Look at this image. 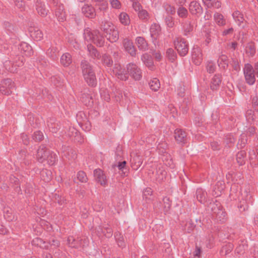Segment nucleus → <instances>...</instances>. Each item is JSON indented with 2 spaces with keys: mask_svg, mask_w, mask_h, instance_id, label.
I'll use <instances>...</instances> for the list:
<instances>
[{
  "mask_svg": "<svg viewBox=\"0 0 258 258\" xmlns=\"http://www.w3.org/2000/svg\"><path fill=\"white\" fill-rule=\"evenodd\" d=\"M36 158L38 162L44 165H52L55 162L56 156L45 147L40 146L37 150Z\"/></svg>",
  "mask_w": 258,
  "mask_h": 258,
  "instance_id": "f257e3e1",
  "label": "nucleus"
},
{
  "mask_svg": "<svg viewBox=\"0 0 258 258\" xmlns=\"http://www.w3.org/2000/svg\"><path fill=\"white\" fill-rule=\"evenodd\" d=\"M82 75L85 81L90 86L96 84V79L94 72L91 65L87 61L82 62Z\"/></svg>",
  "mask_w": 258,
  "mask_h": 258,
  "instance_id": "f03ea898",
  "label": "nucleus"
},
{
  "mask_svg": "<svg viewBox=\"0 0 258 258\" xmlns=\"http://www.w3.org/2000/svg\"><path fill=\"white\" fill-rule=\"evenodd\" d=\"M85 36L86 39L92 40L99 46H102L104 44V39L99 32L87 30L85 33Z\"/></svg>",
  "mask_w": 258,
  "mask_h": 258,
  "instance_id": "7ed1b4c3",
  "label": "nucleus"
},
{
  "mask_svg": "<svg viewBox=\"0 0 258 258\" xmlns=\"http://www.w3.org/2000/svg\"><path fill=\"white\" fill-rule=\"evenodd\" d=\"M127 73L136 80H139L142 78V73L138 66L134 63H129L126 66Z\"/></svg>",
  "mask_w": 258,
  "mask_h": 258,
  "instance_id": "20e7f679",
  "label": "nucleus"
},
{
  "mask_svg": "<svg viewBox=\"0 0 258 258\" xmlns=\"http://www.w3.org/2000/svg\"><path fill=\"white\" fill-rule=\"evenodd\" d=\"M244 75L246 82L250 85L253 84L255 82V77L252 66L246 64L244 68Z\"/></svg>",
  "mask_w": 258,
  "mask_h": 258,
  "instance_id": "39448f33",
  "label": "nucleus"
},
{
  "mask_svg": "<svg viewBox=\"0 0 258 258\" xmlns=\"http://www.w3.org/2000/svg\"><path fill=\"white\" fill-rule=\"evenodd\" d=\"M175 48L181 56H184L188 52V47L186 42L182 40H177L175 43Z\"/></svg>",
  "mask_w": 258,
  "mask_h": 258,
  "instance_id": "423d86ee",
  "label": "nucleus"
},
{
  "mask_svg": "<svg viewBox=\"0 0 258 258\" xmlns=\"http://www.w3.org/2000/svg\"><path fill=\"white\" fill-rule=\"evenodd\" d=\"M174 139L179 144H184L186 140V134L185 132L181 129H176L174 131Z\"/></svg>",
  "mask_w": 258,
  "mask_h": 258,
  "instance_id": "0eeeda50",
  "label": "nucleus"
},
{
  "mask_svg": "<svg viewBox=\"0 0 258 258\" xmlns=\"http://www.w3.org/2000/svg\"><path fill=\"white\" fill-rule=\"evenodd\" d=\"M94 176L97 181L102 185H105L107 182L105 175L100 169L94 170Z\"/></svg>",
  "mask_w": 258,
  "mask_h": 258,
  "instance_id": "6e6552de",
  "label": "nucleus"
},
{
  "mask_svg": "<svg viewBox=\"0 0 258 258\" xmlns=\"http://www.w3.org/2000/svg\"><path fill=\"white\" fill-rule=\"evenodd\" d=\"M14 87V82L10 79H7L3 82V85L0 88V90L5 94H10L11 93V89Z\"/></svg>",
  "mask_w": 258,
  "mask_h": 258,
  "instance_id": "1a4fd4ad",
  "label": "nucleus"
},
{
  "mask_svg": "<svg viewBox=\"0 0 258 258\" xmlns=\"http://www.w3.org/2000/svg\"><path fill=\"white\" fill-rule=\"evenodd\" d=\"M82 11L83 15L86 17L93 18L96 16L95 10L91 6L84 5L82 9Z\"/></svg>",
  "mask_w": 258,
  "mask_h": 258,
  "instance_id": "9d476101",
  "label": "nucleus"
},
{
  "mask_svg": "<svg viewBox=\"0 0 258 258\" xmlns=\"http://www.w3.org/2000/svg\"><path fill=\"white\" fill-rule=\"evenodd\" d=\"M189 10L192 14L196 15L201 14L202 11V8L200 4L195 2H192L190 3Z\"/></svg>",
  "mask_w": 258,
  "mask_h": 258,
  "instance_id": "9b49d317",
  "label": "nucleus"
},
{
  "mask_svg": "<svg viewBox=\"0 0 258 258\" xmlns=\"http://www.w3.org/2000/svg\"><path fill=\"white\" fill-rule=\"evenodd\" d=\"M123 45L125 49L132 56L136 55V50L133 43L128 40H124L123 42Z\"/></svg>",
  "mask_w": 258,
  "mask_h": 258,
  "instance_id": "f8f14e48",
  "label": "nucleus"
},
{
  "mask_svg": "<svg viewBox=\"0 0 258 258\" xmlns=\"http://www.w3.org/2000/svg\"><path fill=\"white\" fill-rule=\"evenodd\" d=\"M118 78L122 80H126L128 77L126 75V71L122 69L120 66H117L113 70Z\"/></svg>",
  "mask_w": 258,
  "mask_h": 258,
  "instance_id": "ddd939ff",
  "label": "nucleus"
},
{
  "mask_svg": "<svg viewBox=\"0 0 258 258\" xmlns=\"http://www.w3.org/2000/svg\"><path fill=\"white\" fill-rule=\"evenodd\" d=\"M106 37L110 42H116L119 38L118 32L115 28L111 29V32L106 34Z\"/></svg>",
  "mask_w": 258,
  "mask_h": 258,
  "instance_id": "4468645a",
  "label": "nucleus"
},
{
  "mask_svg": "<svg viewBox=\"0 0 258 258\" xmlns=\"http://www.w3.org/2000/svg\"><path fill=\"white\" fill-rule=\"evenodd\" d=\"M60 62L64 67H68L72 63V56L70 54L65 53L60 58Z\"/></svg>",
  "mask_w": 258,
  "mask_h": 258,
  "instance_id": "2eb2a0df",
  "label": "nucleus"
},
{
  "mask_svg": "<svg viewBox=\"0 0 258 258\" xmlns=\"http://www.w3.org/2000/svg\"><path fill=\"white\" fill-rule=\"evenodd\" d=\"M204 4L209 8H219L221 3L219 0H203Z\"/></svg>",
  "mask_w": 258,
  "mask_h": 258,
  "instance_id": "dca6fc26",
  "label": "nucleus"
},
{
  "mask_svg": "<svg viewBox=\"0 0 258 258\" xmlns=\"http://www.w3.org/2000/svg\"><path fill=\"white\" fill-rule=\"evenodd\" d=\"M150 88L153 91H157L160 87V83L159 81L154 78L152 79L149 83Z\"/></svg>",
  "mask_w": 258,
  "mask_h": 258,
  "instance_id": "f3484780",
  "label": "nucleus"
},
{
  "mask_svg": "<svg viewBox=\"0 0 258 258\" xmlns=\"http://www.w3.org/2000/svg\"><path fill=\"white\" fill-rule=\"evenodd\" d=\"M120 23L123 25H128L130 23V19L128 15L124 12H122L119 16Z\"/></svg>",
  "mask_w": 258,
  "mask_h": 258,
  "instance_id": "a211bd4d",
  "label": "nucleus"
},
{
  "mask_svg": "<svg viewBox=\"0 0 258 258\" xmlns=\"http://www.w3.org/2000/svg\"><path fill=\"white\" fill-rule=\"evenodd\" d=\"M136 43L139 49L146 50L147 48V43L145 39L142 37H138L136 39Z\"/></svg>",
  "mask_w": 258,
  "mask_h": 258,
  "instance_id": "6ab92c4d",
  "label": "nucleus"
},
{
  "mask_svg": "<svg viewBox=\"0 0 258 258\" xmlns=\"http://www.w3.org/2000/svg\"><path fill=\"white\" fill-rule=\"evenodd\" d=\"M195 54H194L192 56L193 62L196 65H199L201 64L202 61V54L199 50L195 51Z\"/></svg>",
  "mask_w": 258,
  "mask_h": 258,
  "instance_id": "aec40b11",
  "label": "nucleus"
},
{
  "mask_svg": "<svg viewBox=\"0 0 258 258\" xmlns=\"http://www.w3.org/2000/svg\"><path fill=\"white\" fill-rule=\"evenodd\" d=\"M214 17L215 22L219 26H223L225 24V20L222 14L216 13Z\"/></svg>",
  "mask_w": 258,
  "mask_h": 258,
  "instance_id": "412c9836",
  "label": "nucleus"
},
{
  "mask_svg": "<svg viewBox=\"0 0 258 258\" xmlns=\"http://www.w3.org/2000/svg\"><path fill=\"white\" fill-rule=\"evenodd\" d=\"M142 59L148 68L150 69L153 68V63L149 55L146 54H144L142 57Z\"/></svg>",
  "mask_w": 258,
  "mask_h": 258,
  "instance_id": "4be33fe9",
  "label": "nucleus"
},
{
  "mask_svg": "<svg viewBox=\"0 0 258 258\" xmlns=\"http://www.w3.org/2000/svg\"><path fill=\"white\" fill-rule=\"evenodd\" d=\"M221 83L220 78L218 76H214L211 81V88L213 90L217 89Z\"/></svg>",
  "mask_w": 258,
  "mask_h": 258,
  "instance_id": "5701e85b",
  "label": "nucleus"
},
{
  "mask_svg": "<svg viewBox=\"0 0 258 258\" xmlns=\"http://www.w3.org/2000/svg\"><path fill=\"white\" fill-rule=\"evenodd\" d=\"M115 27L111 22H106L103 25V31L105 33L107 34L111 32V29H114Z\"/></svg>",
  "mask_w": 258,
  "mask_h": 258,
  "instance_id": "b1692460",
  "label": "nucleus"
},
{
  "mask_svg": "<svg viewBox=\"0 0 258 258\" xmlns=\"http://www.w3.org/2000/svg\"><path fill=\"white\" fill-rule=\"evenodd\" d=\"M32 37L37 41L41 40L43 37V34L42 32L38 29L35 30L32 33Z\"/></svg>",
  "mask_w": 258,
  "mask_h": 258,
  "instance_id": "393cba45",
  "label": "nucleus"
},
{
  "mask_svg": "<svg viewBox=\"0 0 258 258\" xmlns=\"http://www.w3.org/2000/svg\"><path fill=\"white\" fill-rule=\"evenodd\" d=\"M166 55L168 59L171 61H173L176 58V54L174 50L171 48L167 50Z\"/></svg>",
  "mask_w": 258,
  "mask_h": 258,
  "instance_id": "a878e982",
  "label": "nucleus"
},
{
  "mask_svg": "<svg viewBox=\"0 0 258 258\" xmlns=\"http://www.w3.org/2000/svg\"><path fill=\"white\" fill-rule=\"evenodd\" d=\"M96 3V5L99 7V9L101 11H105L108 8V3L104 0H102L101 2H98Z\"/></svg>",
  "mask_w": 258,
  "mask_h": 258,
  "instance_id": "bb28decb",
  "label": "nucleus"
},
{
  "mask_svg": "<svg viewBox=\"0 0 258 258\" xmlns=\"http://www.w3.org/2000/svg\"><path fill=\"white\" fill-rule=\"evenodd\" d=\"M77 179L82 182H85L87 180V177L85 172L79 171L77 175Z\"/></svg>",
  "mask_w": 258,
  "mask_h": 258,
  "instance_id": "cd10ccee",
  "label": "nucleus"
},
{
  "mask_svg": "<svg viewBox=\"0 0 258 258\" xmlns=\"http://www.w3.org/2000/svg\"><path fill=\"white\" fill-rule=\"evenodd\" d=\"M177 14L180 17L185 18L187 16L188 12L185 8L180 7L177 10Z\"/></svg>",
  "mask_w": 258,
  "mask_h": 258,
  "instance_id": "c85d7f7f",
  "label": "nucleus"
},
{
  "mask_svg": "<svg viewBox=\"0 0 258 258\" xmlns=\"http://www.w3.org/2000/svg\"><path fill=\"white\" fill-rule=\"evenodd\" d=\"M91 97L89 94H83L82 97V101L86 105H90L91 102Z\"/></svg>",
  "mask_w": 258,
  "mask_h": 258,
  "instance_id": "c756f323",
  "label": "nucleus"
},
{
  "mask_svg": "<svg viewBox=\"0 0 258 258\" xmlns=\"http://www.w3.org/2000/svg\"><path fill=\"white\" fill-rule=\"evenodd\" d=\"M110 4L113 9H119L121 8V3L118 0H110Z\"/></svg>",
  "mask_w": 258,
  "mask_h": 258,
  "instance_id": "7c9ffc66",
  "label": "nucleus"
},
{
  "mask_svg": "<svg viewBox=\"0 0 258 258\" xmlns=\"http://www.w3.org/2000/svg\"><path fill=\"white\" fill-rule=\"evenodd\" d=\"M88 49L90 52V53L95 57H97L99 56V54L96 50V49L94 48V47L91 45H89L88 46Z\"/></svg>",
  "mask_w": 258,
  "mask_h": 258,
  "instance_id": "2f4dec72",
  "label": "nucleus"
},
{
  "mask_svg": "<svg viewBox=\"0 0 258 258\" xmlns=\"http://www.w3.org/2000/svg\"><path fill=\"white\" fill-rule=\"evenodd\" d=\"M138 15L139 17L141 19H146L149 17V14L147 11L143 10V9L141 11H139Z\"/></svg>",
  "mask_w": 258,
  "mask_h": 258,
  "instance_id": "473e14b6",
  "label": "nucleus"
},
{
  "mask_svg": "<svg viewBox=\"0 0 258 258\" xmlns=\"http://www.w3.org/2000/svg\"><path fill=\"white\" fill-rule=\"evenodd\" d=\"M20 49L22 51H23L24 52H29L31 49V47L25 42L21 43L20 45Z\"/></svg>",
  "mask_w": 258,
  "mask_h": 258,
  "instance_id": "72a5a7b5",
  "label": "nucleus"
},
{
  "mask_svg": "<svg viewBox=\"0 0 258 258\" xmlns=\"http://www.w3.org/2000/svg\"><path fill=\"white\" fill-rule=\"evenodd\" d=\"M33 137L36 140L40 141L43 138V135L40 131H37L34 134Z\"/></svg>",
  "mask_w": 258,
  "mask_h": 258,
  "instance_id": "f704fd0d",
  "label": "nucleus"
},
{
  "mask_svg": "<svg viewBox=\"0 0 258 258\" xmlns=\"http://www.w3.org/2000/svg\"><path fill=\"white\" fill-rule=\"evenodd\" d=\"M38 12L41 16L44 17L47 14V10L45 7H40L38 8Z\"/></svg>",
  "mask_w": 258,
  "mask_h": 258,
  "instance_id": "c9c22d12",
  "label": "nucleus"
},
{
  "mask_svg": "<svg viewBox=\"0 0 258 258\" xmlns=\"http://www.w3.org/2000/svg\"><path fill=\"white\" fill-rule=\"evenodd\" d=\"M166 25L169 27H172L174 25V22L172 18L170 16L166 17L165 19Z\"/></svg>",
  "mask_w": 258,
  "mask_h": 258,
  "instance_id": "e433bc0d",
  "label": "nucleus"
},
{
  "mask_svg": "<svg viewBox=\"0 0 258 258\" xmlns=\"http://www.w3.org/2000/svg\"><path fill=\"white\" fill-rule=\"evenodd\" d=\"M102 61L106 65H110L112 62V60H110L109 57L107 55H103L102 56Z\"/></svg>",
  "mask_w": 258,
  "mask_h": 258,
  "instance_id": "4c0bfd02",
  "label": "nucleus"
},
{
  "mask_svg": "<svg viewBox=\"0 0 258 258\" xmlns=\"http://www.w3.org/2000/svg\"><path fill=\"white\" fill-rule=\"evenodd\" d=\"M165 10L168 14H173L175 12L174 8L170 5H166Z\"/></svg>",
  "mask_w": 258,
  "mask_h": 258,
  "instance_id": "58836bf2",
  "label": "nucleus"
},
{
  "mask_svg": "<svg viewBox=\"0 0 258 258\" xmlns=\"http://www.w3.org/2000/svg\"><path fill=\"white\" fill-rule=\"evenodd\" d=\"M144 197L147 199L148 196H151L152 195V191L151 188H147L145 189L143 192Z\"/></svg>",
  "mask_w": 258,
  "mask_h": 258,
  "instance_id": "ea45409f",
  "label": "nucleus"
},
{
  "mask_svg": "<svg viewBox=\"0 0 258 258\" xmlns=\"http://www.w3.org/2000/svg\"><path fill=\"white\" fill-rule=\"evenodd\" d=\"M133 7L134 9L138 13L139 12V11H141L142 9L140 4L138 3H134L133 5Z\"/></svg>",
  "mask_w": 258,
  "mask_h": 258,
  "instance_id": "a19ab883",
  "label": "nucleus"
},
{
  "mask_svg": "<svg viewBox=\"0 0 258 258\" xmlns=\"http://www.w3.org/2000/svg\"><path fill=\"white\" fill-rule=\"evenodd\" d=\"M207 71L209 73H213L215 71V67L212 64H209L207 67Z\"/></svg>",
  "mask_w": 258,
  "mask_h": 258,
  "instance_id": "79ce46f5",
  "label": "nucleus"
},
{
  "mask_svg": "<svg viewBox=\"0 0 258 258\" xmlns=\"http://www.w3.org/2000/svg\"><path fill=\"white\" fill-rule=\"evenodd\" d=\"M126 161L118 162L117 164V167L119 168V169L121 170L123 169L126 165Z\"/></svg>",
  "mask_w": 258,
  "mask_h": 258,
  "instance_id": "37998d69",
  "label": "nucleus"
},
{
  "mask_svg": "<svg viewBox=\"0 0 258 258\" xmlns=\"http://www.w3.org/2000/svg\"><path fill=\"white\" fill-rule=\"evenodd\" d=\"M201 250L200 247H197L195 251L194 255L199 257L201 255Z\"/></svg>",
  "mask_w": 258,
  "mask_h": 258,
  "instance_id": "c03bdc74",
  "label": "nucleus"
},
{
  "mask_svg": "<svg viewBox=\"0 0 258 258\" xmlns=\"http://www.w3.org/2000/svg\"><path fill=\"white\" fill-rule=\"evenodd\" d=\"M227 56L224 55H222L218 59V61H223L224 62H225V64H226V62H227Z\"/></svg>",
  "mask_w": 258,
  "mask_h": 258,
  "instance_id": "a18cd8bd",
  "label": "nucleus"
},
{
  "mask_svg": "<svg viewBox=\"0 0 258 258\" xmlns=\"http://www.w3.org/2000/svg\"><path fill=\"white\" fill-rule=\"evenodd\" d=\"M23 141L24 144L27 145L29 143V139L26 135L23 136Z\"/></svg>",
  "mask_w": 258,
  "mask_h": 258,
  "instance_id": "49530a36",
  "label": "nucleus"
},
{
  "mask_svg": "<svg viewBox=\"0 0 258 258\" xmlns=\"http://www.w3.org/2000/svg\"><path fill=\"white\" fill-rule=\"evenodd\" d=\"M233 31V28H231L225 30L223 31V34L224 35H227L229 33H231Z\"/></svg>",
  "mask_w": 258,
  "mask_h": 258,
  "instance_id": "de8ad7c7",
  "label": "nucleus"
},
{
  "mask_svg": "<svg viewBox=\"0 0 258 258\" xmlns=\"http://www.w3.org/2000/svg\"><path fill=\"white\" fill-rule=\"evenodd\" d=\"M252 102L254 104V105H255V107L258 108V99L256 97L253 98Z\"/></svg>",
  "mask_w": 258,
  "mask_h": 258,
  "instance_id": "09e8293b",
  "label": "nucleus"
},
{
  "mask_svg": "<svg viewBox=\"0 0 258 258\" xmlns=\"http://www.w3.org/2000/svg\"><path fill=\"white\" fill-rule=\"evenodd\" d=\"M155 57L158 60H160L161 58V55L160 52H156L155 53Z\"/></svg>",
  "mask_w": 258,
  "mask_h": 258,
  "instance_id": "8fccbe9b",
  "label": "nucleus"
},
{
  "mask_svg": "<svg viewBox=\"0 0 258 258\" xmlns=\"http://www.w3.org/2000/svg\"><path fill=\"white\" fill-rule=\"evenodd\" d=\"M211 14L210 13H209L208 12H207L206 13V14L204 16V18L205 20H207L210 19V18H211Z\"/></svg>",
  "mask_w": 258,
  "mask_h": 258,
  "instance_id": "3c124183",
  "label": "nucleus"
},
{
  "mask_svg": "<svg viewBox=\"0 0 258 258\" xmlns=\"http://www.w3.org/2000/svg\"><path fill=\"white\" fill-rule=\"evenodd\" d=\"M33 242H36L37 244H38L41 242V240L40 239H36L33 241Z\"/></svg>",
  "mask_w": 258,
  "mask_h": 258,
  "instance_id": "603ef678",
  "label": "nucleus"
},
{
  "mask_svg": "<svg viewBox=\"0 0 258 258\" xmlns=\"http://www.w3.org/2000/svg\"><path fill=\"white\" fill-rule=\"evenodd\" d=\"M255 69L256 71L257 77H258V63L256 64Z\"/></svg>",
  "mask_w": 258,
  "mask_h": 258,
  "instance_id": "864d4df0",
  "label": "nucleus"
},
{
  "mask_svg": "<svg viewBox=\"0 0 258 258\" xmlns=\"http://www.w3.org/2000/svg\"><path fill=\"white\" fill-rule=\"evenodd\" d=\"M164 202H165V201H168L169 202V200L168 198H166L164 199Z\"/></svg>",
  "mask_w": 258,
  "mask_h": 258,
  "instance_id": "5fc2aeb1",
  "label": "nucleus"
},
{
  "mask_svg": "<svg viewBox=\"0 0 258 258\" xmlns=\"http://www.w3.org/2000/svg\"><path fill=\"white\" fill-rule=\"evenodd\" d=\"M232 46H233V47L234 48H235V44H234V43H233V44H232Z\"/></svg>",
  "mask_w": 258,
  "mask_h": 258,
  "instance_id": "6e6d98bb",
  "label": "nucleus"
},
{
  "mask_svg": "<svg viewBox=\"0 0 258 258\" xmlns=\"http://www.w3.org/2000/svg\"><path fill=\"white\" fill-rule=\"evenodd\" d=\"M153 29V28H151V32H152V33H153V32L152 31Z\"/></svg>",
  "mask_w": 258,
  "mask_h": 258,
  "instance_id": "4d7b16f0",
  "label": "nucleus"
},
{
  "mask_svg": "<svg viewBox=\"0 0 258 258\" xmlns=\"http://www.w3.org/2000/svg\"><path fill=\"white\" fill-rule=\"evenodd\" d=\"M257 154H258V147H257Z\"/></svg>",
  "mask_w": 258,
  "mask_h": 258,
  "instance_id": "13d9d810",
  "label": "nucleus"
},
{
  "mask_svg": "<svg viewBox=\"0 0 258 258\" xmlns=\"http://www.w3.org/2000/svg\"><path fill=\"white\" fill-rule=\"evenodd\" d=\"M56 245H58V242H57V241H56Z\"/></svg>",
  "mask_w": 258,
  "mask_h": 258,
  "instance_id": "bf43d9fd",
  "label": "nucleus"
},
{
  "mask_svg": "<svg viewBox=\"0 0 258 258\" xmlns=\"http://www.w3.org/2000/svg\"><path fill=\"white\" fill-rule=\"evenodd\" d=\"M241 154H240L241 155ZM240 155V153H238V155H237V156H238L239 155Z\"/></svg>",
  "mask_w": 258,
  "mask_h": 258,
  "instance_id": "052dcab7",
  "label": "nucleus"
}]
</instances>
